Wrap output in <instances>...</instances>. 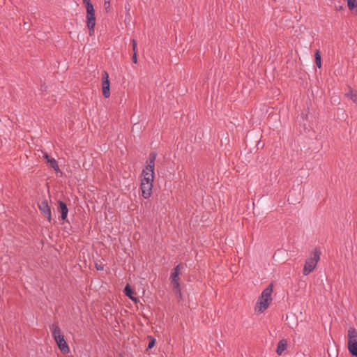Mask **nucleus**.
<instances>
[{"label":"nucleus","mask_w":357,"mask_h":357,"mask_svg":"<svg viewBox=\"0 0 357 357\" xmlns=\"http://www.w3.org/2000/svg\"><path fill=\"white\" fill-rule=\"evenodd\" d=\"M124 292L127 296H128L132 301L135 303H137L138 300L137 298L134 297L132 294L134 291L130 289V286L127 284L124 289Z\"/></svg>","instance_id":"ddd939ff"},{"label":"nucleus","mask_w":357,"mask_h":357,"mask_svg":"<svg viewBox=\"0 0 357 357\" xmlns=\"http://www.w3.org/2000/svg\"><path fill=\"white\" fill-rule=\"evenodd\" d=\"M83 3L86 8V23L89 31V35L93 36L94 33V28L96 25L95 10L91 0H83Z\"/></svg>","instance_id":"7ed1b4c3"},{"label":"nucleus","mask_w":357,"mask_h":357,"mask_svg":"<svg viewBox=\"0 0 357 357\" xmlns=\"http://www.w3.org/2000/svg\"><path fill=\"white\" fill-rule=\"evenodd\" d=\"M273 291V286L271 284L261 292L255 306L256 312L262 313L268 307L272 301Z\"/></svg>","instance_id":"f257e3e1"},{"label":"nucleus","mask_w":357,"mask_h":357,"mask_svg":"<svg viewBox=\"0 0 357 357\" xmlns=\"http://www.w3.org/2000/svg\"><path fill=\"white\" fill-rule=\"evenodd\" d=\"M153 183L141 181L142 194L144 199H148L152 193Z\"/></svg>","instance_id":"1a4fd4ad"},{"label":"nucleus","mask_w":357,"mask_h":357,"mask_svg":"<svg viewBox=\"0 0 357 357\" xmlns=\"http://www.w3.org/2000/svg\"><path fill=\"white\" fill-rule=\"evenodd\" d=\"M155 159V154H151L149 156V162L142 171L141 181L153 183L154 179Z\"/></svg>","instance_id":"20e7f679"},{"label":"nucleus","mask_w":357,"mask_h":357,"mask_svg":"<svg viewBox=\"0 0 357 357\" xmlns=\"http://www.w3.org/2000/svg\"><path fill=\"white\" fill-rule=\"evenodd\" d=\"M180 268H181L180 265H178L177 266H176L173 269V271L171 273L170 278H171V282L173 285V289H174L176 294L179 297V298H181V292L180 284H179V282H178V280H179L178 275H179Z\"/></svg>","instance_id":"0eeeda50"},{"label":"nucleus","mask_w":357,"mask_h":357,"mask_svg":"<svg viewBox=\"0 0 357 357\" xmlns=\"http://www.w3.org/2000/svg\"><path fill=\"white\" fill-rule=\"evenodd\" d=\"M97 269H98V270H102V268L101 266H97Z\"/></svg>","instance_id":"5701e85b"},{"label":"nucleus","mask_w":357,"mask_h":357,"mask_svg":"<svg viewBox=\"0 0 357 357\" xmlns=\"http://www.w3.org/2000/svg\"><path fill=\"white\" fill-rule=\"evenodd\" d=\"M348 344L347 348L349 353L357 357V331L354 327H350L347 331Z\"/></svg>","instance_id":"423d86ee"},{"label":"nucleus","mask_w":357,"mask_h":357,"mask_svg":"<svg viewBox=\"0 0 357 357\" xmlns=\"http://www.w3.org/2000/svg\"><path fill=\"white\" fill-rule=\"evenodd\" d=\"M50 330L52 334V337L55 340L59 350L63 354H68L70 352V348L64 339V336L61 333V331L56 324H53L50 326Z\"/></svg>","instance_id":"f03ea898"},{"label":"nucleus","mask_w":357,"mask_h":357,"mask_svg":"<svg viewBox=\"0 0 357 357\" xmlns=\"http://www.w3.org/2000/svg\"><path fill=\"white\" fill-rule=\"evenodd\" d=\"M320 259V252L314 250L306 259L303 273L305 275H307L312 272L317 266L318 261Z\"/></svg>","instance_id":"39448f33"},{"label":"nucleus","mask_w":357,"mask_h":357,"mask_svg":"<svg viewBox=\"0 0 357 357\" xmlns=\"http://www.w3.org/2000/svg\"><path fill=\"white\" fill-rule=\"evenodd\" d=\"M287 342L286 340H282L279 342L277 347L276 352L278 355H281L282 352L287 349Z\"/></svg>","instance_id":"f8f14e48"},{"label":"nucleus","mask_w":357,"mask_h":357,"mask_svg":"<svg viewBox=\"0 0 357 357\" xmlns=\"http://www.w3.org/2000/svg\"><path fill=\"white\" fill-rule=\"evenodd\" d=\"M47 164L52 167L56 172H60V169L57 165V162L55 159L52 158L49 160V162Z\"/></svg>","instance_id":"2eb2a0df"},{"label":"nucleus","mask_w":357,"mask_h":357,"mask_svg":"<svg viewBox=\"0 0 357 357\" xmlns=\"http://www.w3.org/2000/svg\"><path fill=\"white\" fill-rule=\"evenodd\" d=\"M346 96L354 102L357 104V91L349 89V92L346 93Z\"/></svg>","instance_id":"4468645a"},{"label":"nucleus","mask_w":357,"mask_h":357,"mask_svg":"<svg viewBox=\"0 0 357 357\" xmlns=\"http://www.w3.org/2000/svg\"><path fill=\"white\" fill-rule=\"evenodd\" d=\"M315 63L318 68L321 67V57L319 50L315 52Z\"/></svg>","instance_id":"dca6fc26"},{"label":"nucleus","mask_w":357,"mask_h":357,"mask_svg":"<svg viewBox=\"0 0 357 357\" xmlns=\"http://www.w3.org/2000/svg\"><path fill=\"white\" fill-rule=\"evenodd\" d=\"M132 60L133 63H136L137 62V52H133V56H132Z\"/></svg>","instance_id":"412c9836"},{"label":"nucleus","mask_w":357,"mask_h":357,"mask_svg":"<svg viewBox=\"0 0 357 357\" xmlns=\"http://www.w3.org/2000/svg\"><path fill=\"white\" fill-rule=\"evenodd\" d=\"M102 91L105 98H107L110 96V83L109 81V74L106 71H103L102 74Z\"/></svg>","instance_id":"6e6552de"},{"label":"nucleus","mask_w":357,"mask_h":357,"mask_svg":"<svg viewBox=\"0 0 357 357\" xmlns=\"http://www.w3.org/2000/svg\"><path fill=\"white\" fill-rule=\"evenodd\" d=\"M104 6L105 10L108 11L110 8V0H104Z\"/></svg>","instance_id":"6ab92c4d"},{"label":"nucleus","mask_w":357,"mask_h":357,"mask_svg":"<svg viewBox=\"0 0 357 357\" xmlns=\"http://www.w3.org/2000/svg\"><path fill=\"white\" fill-rule=\"evenodd\" d=\"M132 45L133 52H136L137 41L135 39L132 40Z\"/></svg>","instance_id":"aec40b11"},{"label":"nucleus","mask_w":357,"mask_h":357,"mask_svg":"<svg viewBox=\"0 0 357 357\" xmlns=\"http://www.w3.org/2000/svg\"><path fill=\"white\" fill-rule=\"evenodd\" d=\"M347 5L350 9H354L357 6L356 0H347Z\"/></svg>","instance_id":"f3484780"},{"label":"nucleus","mask_w":357,"mask_h":357,"mask_svg":"<svg viewBox=\"0 0 357 357\" xmlns=\"http://www.w3.org/2000/svg\"><path fill=\"white\" fill-rule=\"evenodd\" d=\"M149 343L148 345V349H150L154 347L155 343V339L153 337H149Z\"/></svg>","instance_id":"a211bd4d"},{"label":"nucleus","mask_w":357,"mask_h":357,"mask_svg":"<svg viewBox=\"0 0 357 357\" xmlns=\"http://www.w3.org/2000/svg\"><path fill=\"white\" fill-rule=\"evenodd\" d=\"M58 210H59V211L61 214V218L63 220H65L66 218V217H67V214H68V210L67 208V206H66V204H64L61 201H59V208H58Z\"/></svg>","instance_id":"9b49d317"},{"label":"nucleus","mask_w":357,"mask_h":357,"mask_svg":"<svg viewBox=\"0 0 357 357\" xmlns=\"http://www.w3.org/2000/svg\"><path fill=\"white\" fill-rule=\"evenodd\" d=\"M44 158L46 160L47 162H49V160H51L52 158H50L49 155L47 153H44L43 155Z\"/></svg>","instance_id":"4be33fe9"},{"label":"nucleus","mask_w":357,"mask_h":357,"mask_svg":"<svg viewBox=\"0 0 357 357\" xmlns=\"http://www.w3.org/2000/svg\"><path fill=\"white\" fill-rule=\"evenodd\" d=\"M38 207L41 213L47 218L49 222L51 221V208L47 201H42Z\"/></svg>","instance_id":"9d476101"}]
</instances>
